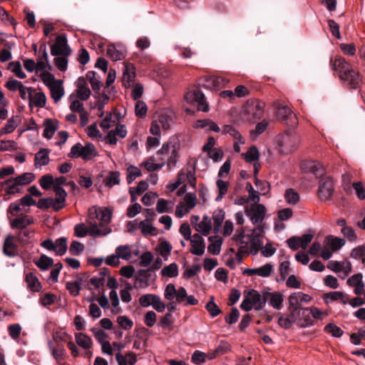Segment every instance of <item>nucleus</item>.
Listing matches in <instances>:
<instances>
[{
  "label": "nucleus",
  "instance_id": "obj_9",
  "mask_svg": "<svg viewBox=\"0 0 365 365\" xmlns=\"http://www.w3.org/2000/svg\"><path fill=\"white\" fill-rule=\"evenodd\" d=\"M301 169L304 173H310L316 177H321L324 173L323 166L318 162L313 160H306L302 163Z\"/></svg>",
  "mask_w": 365,
  "mask_h": 365
},
{
  "label": "nucleus",
  "instance_id": "obj_17",
  "mask_svg": "<svg viewBox=\"0 0 365 365\" xmlns=\"http://www.w3.org/2000/svg\"><path fill=\"white\" fill-rule=\"evenodd\" d=\"M264 296L266 302L268 301L269 305L274 309L279 310L282 308L284 299L282 294L277 292H269L264 291Z\"/></svg>",
  "mask_w": 365,
  "mask_h": 365
},
{
  "label": "nucleus",
  "instance_id": "obj_10",
  "mask_svg": "<svg viewBox=\"0 0 365 365\" xmlns=\"http://www.w3.org/2000/svg\"><path fill=\"white\" fill-rule=\"evenodd\" d=\"M333 192V181L330 178H325L320 180L318 195L322 200L329 199Z\"/></svg>",
  "mask_w": 365,
  "mask_h": 365
},
{
  "label": "nucleus",
  "instance_id": "obj_22",
  "mask_svg": "<svg viewBox=\"0 0 365 365\" xmlns=\"http://www.w3.org/2000/svg\"><path fill=\"white\" fill-rule=\"evenodd\" d=\"M106 54L111 60L117 61L125 58V52L115 45H109L106 49Z\"/></svg>",
  "mask_w": 365,
  "mask_h": 365
},
{
  "label": "nucleus",
  "instance_id": "obj_31",
  "mask_svg": "<svg viewBox=\"0 0 365 365\" xmlns=\"http://www.w3.org/2000/svg\"><path fill=\"white\" fill-rule=\"evenodd\" d=\"M212 228L211 218L207 216H205L202 220L197 224L196 230L202 234L204 236H207Z\"/></svg>",
  "mask_w": 365,
  "mask_h": 365
},
{
  "label": "nucleus",
  "instance_id": "obj_54",
  "mask_svg": "<svg viewBox=\"0 0 365 365\" xmlns=\"http://www.w3.org/2000/svg\"><path fill=\"white\" fill-rule=\"evenodd\" d=\"M156 120L164 130H168L170 126L172 118L168 114L163 113L158 115V118Z\"/></svg>",
  "mask_w": 365,
  "mask_h": 365
},
{
  "label": "nucleus",
  "instance_id": "obj_4",
  "mask_svg": "<svg viewBox=\"0 0 365 365\" xmlns=\"http://www.w3.org/2000/svg\"><path fill=\"white\" fill-rule=\"evenodd\" d=\"M274 106L277 108L276 115L279 121L290 128H295L297 125V118L289 106L279 102H275Z\"/></svg>",
  "mask_w": 365,
  "mask_h": 365
},
{
  "label": "nucleus",
  "instance_id": "obj_50",
  "mask_svg": "<svg viewBox=\"0 0 365 365\" xmlns=\"http://www.w3.org/2000/svg\"><path fill=\"white\" fill-rule=\"evenodd\" d=\"M19 121V116L12 117L8 120L6 125L2 128L4 133H10L14 130Z\"/></svg>",
  "mask_w": 365,
  "mask_h": 365
},
{
  "label": "nucleus",
  "instance_id": "obj_40",
  "mask_svg": "<svg viewBox=\"0 0 365 365\" xmlns=\"http://www.w3.org/2000/svg\"><path fill=\"white\" fill-rule=\"evenodd\" d=\"M212 219L214 221V230L217 232L225 219V212L222 210H217L213 212Z\"/></svg>",
  "mask_w": 365,
  "mask_h": 365
},
{
  "label": "nucleus",
  "instance_id": "obj_14",
  "mask_svg": "<svg viewBox=\"0 0 365 365\" xmlns=\"http://www.w3.org/2000/svg\"><path fill=\"white\" fill-rule=\"evenodd\" d=\"M289 305L290 307L302 308L304 303H308L312 297L302 292H294L289 297Z\"/></svg>",
  "mask_w": 365,
  "mask_h": 365
},
{
  "label": "nucleus",
  "instance_id": "obj_60",
  "mask_svg": "<svg viewBox=\"0 0 365 365\" xmlns=\"http://www.w3.org/2000/svg\"><path fill=\"white\" fill-rule=\"evenodd\" d=\"M53 176L49 174L43 175L39 180L40 186L44 190L49 189L53 184Z\"/></svg>",
  "mask_w": 365,
  "mask_h": 365
},
{
  "label": "nucleus",
  "instance_id": "obj_57",
  "mask_svg": "<svg viewBox=\"0 0 365 365\" xmlns=\"http://www.w3.org/2000/svg\"><path fill=\"white\" fill-rule=\"evenodd\" d=\"M117 322L118 323L119 326L125 330H129L133 326V321L126 316H119L117 318Z\"/></svg>",
  "mask_w": 365,
  "mask_h": 365
},
{
  "label": "nucleus",
  "instance_id": "obj_49",
  "mask_svg": "<svg viewBox=\"0 0 365 365\" xmlns=\"http://www.w3.org/2000/svg\"><path fill=\"white\" fill-rule=\"evenodd\" d=\"M274 269V267L271 264H266L260 267L256 268V275L262 277H268L271 275Z\"/></svg>",
  "mask_w": 365,
  "mask_h": 365
},
{
  "label": "nucleus",
  "instance_id": "obj_42",
  "mask_svg": "<svg viewBox=\"0 0 365 365\" xmlns=\"http://www.w3.org/2000/svg\"><path fill=\"white\" fill-rule=\"evenodd\" d=\"M141 176V171L140 170L134 166V165H129L127 168V182L128 184L132 183L138 177Z\"/></svg>",
  "mask_w": 365,
  "mask_h": 365
},
{
  "label": "nucleus",
  "instance_id": "obj_61",
  "mask_svg": "<svg viewBox=\"0 0 365 365\" xmlns=\"http://www.w3.org/2000/svg\"><path fill=\"white\" fill-rule=\"evenodd\" d=\"M206 357L205 353L196 350L191 356V361L195 364H201L205 362Z\"/></svg>",
  "mask_w": 365,
  "mask_h": 365
},
{
  "label": "nucleus",
  "instance_id": "obj_20",
  "mask_svg": "<svg viewBox=\"0 0 365 365\" xmlns=\"http://www.w3.org/2000/svg\"><path fill=\"white\" fill-rule=\"evenodd\" d=\"M25 282L27 288L33 292H38L41 289V284L38 277L32 272L26 274Z\"/></svg>",
  "mask_w": 365,
  "mask_h": 365
},
{
  "label": "nucleus",
  "instance_id": "obj_55",
  "mask_svg": "<svg viewBox=\"0 0 365 365\" xmlns=\"http://www.w3.org/2000/svg\"><path fill=\"white\" fill-rule=\"evenodd\" d=\"M341 180H342V185L344 189V190L349 193L352 190V175L350 173H344L341 176Z\"/></svg>",
  "mask_w": 365,
  "mask_h": 365
},
{
  "label": "nucleus",
  "instance_id": "obj_33",
  "mask_svg": "<svg viewBox=\"0 0 365 365\" xmlns=\"http://www.w3.org/2000/svg\"><path fill=\"white\" fill-rule=\"evenodd\" d=\"M48 346L53 356L56 361L63 359L66 350L61 344H57L54 346L52 342H49Z\"/></svg>",
  "mask_w": 365,
  "mask_h": 365
},
{
  "label": "nucleus",
  "instance_id": "obj_45",
  "mask_svg": "<svg viewBox=\"0 0 365 365\" xmlns=\"http://www.w3.org/2000/svg\"><path fill=\"white\" fill-rule=\"evenodd\" d=\"M55 245L56 246V253L57 255H63L68 249L67 239L62 237L56 240Z\"/></svg>",
  "mask_w": 365,
  "mask_h": 365
},
{
  "label": "nucleus",
  "instance_id": "obj_34",
  "mask_svg": "<svg viewBox=\"0 0 365 365\" xmlns=\"http://www.w3.org/2000/svg\"><path fill=\"white\" fill-rule=\"evenodd\" d=\"M284 197L286 202L289 205H296L300 198L298 192L292 188L287 189Z\"/></svg>",
  "mask_w": 365,
  "mask_h": 365
},
{
  "label": "nucleus",
  "instance_id": "obj_26",
  "mask_svg": "<svg viewBox=\"0 0 365 365\" xmlns=\"http://www.w3.org/2000/svg\"><path fill=\"white\" fill-rule=\"evenodd\" d=\"M75 339L76 344L84 349H91L93 346L92 339L84 333H76Z\"/></svg>",
  "mask_w": 365,
  "mask_h": 365
},
{
  "label": "nucleus",
  "instance_id": "obj_46",
  "mask_svg": "<svg viewBox=\"0 0 365 365\" xmlns=\"http://www.w3.org/2000/svg\"><path fill=\"white\" fill-rule=\"evenodd\" d=\"M9 68L20 79H24L26 77L24 72L22 71L21 66L19 61L11 62L9 64Z\"/></svg>",
  "mask_w": 365,
  "mask_h": 365
},
{
  "label": "nucleus",
  "instance_id": "obj_28",
  "mask_svg": "<svg viewBox=\"0 0 365 365\" xmlns=\"http://www.w3.org/2000/svg\"><path fill=\"white\" fill-rule=\"evenodd\" d=\"M49 153L48 149H41L35 155V166L41 167L46 165L49 162Z\"/></svg>",
  "mask_w": 365,
  "mask_h": 365
},
{
  "label": "nucleus",
  "instance_id": "obj_53",
  "mask_svg": "<svg viewBox=\"0 0 365 365\" xmlns=\"http://www.w3.org/2000/svg\"><path fill=\"white\" fill-rule=\"evenodd\" d=\"M216 184H217V188L219 190V194L216 197L215 200L217 202H219L222 199L223 196L227 193L228 183L222 180H217Z\"/></svg>",
  "mask_w": 365,
  "mask_h": 365
},
{
  "label": "nucleus",
  "instance_id": "obj_38",
  "mask_svg": "<svg viewBox=\"0 0 365 365\" xmlns=\"http://www.w3.org/2000/svg\"><path fill=\"white\" fill-rule=\"evenodd\" d=\"M135 73L133 65H127L123 72V83L125 86H129L130 83L134 81Z\"/></svg>",
  "mask_w": 365,
  "mask_h": 365
},
{
  "label": "nucleus",
  "instance_id": "obj_36",
  "mask_svg": "<svg viewBox=\"0 0 365 365\" xmlns=\"http://www.w3.org/2000/svg\"><path fill=\"white\" fill-rule=\"evenodd\" d=\"M161 274L167 277H175L178 275V266L173 262L168 266H165L161 269Z\"/></svg>",
  "mask_w": 365,
  "mask_h": 365
},
{
  "label": "nucleus",
  "instance_id": "obj_41",
  "mask_svg": "<svg viewBox=\"0 0 365 365\" xmlns=\"http://www.w3.org/2000/svg\"><path fill=\"white\" fill-rule=\"evenodd\" d=\"M115 253L119 258L128 260L132 256V252L129 245H120L116 247Z\"/></svg>",
  "mask_w": 365,
  "mask_h": 365
},
{
  "label": "nucleus",
  "instance_id": "obj_59",
  "mask_svg": "<svg viewBox=\"0 0 365 365\" xmlns=\"http://www.w3.org/2000/svg\"><path fill=\"white\" fill-rule=\"evenodd\" d=\"M351 257L356 259H359L362 258L363 262H364V257H365V245L358 246L354 248L351 253Z\"/></svg>",
  "mask_w": 365,
  "mask_h": 365
},
{
  "label": "nucleus",
  "instance_id": "obj_12",
  "mask_svg": "<svg viewBox=\"0 0 365 365\" xmlns=\"http://www.w3.org/2000/svg\"><path fill=\"white\" fill-rule=\"evenodd\" d=\"M48 81H51V83L48 85L51 91V98L54 100L55 103H57L64 95L63 88L60 83H57L54 79V77L50 74L46 75Z\"/></svg>",
  "mask_w": 365,
  "mask_h": 365
},
{
  "label": "nucleus",
  "instance_id": "obj_3",
  "mask_svg": "<svg viewBox=\"0 0 365 365\" xmlns=\"http://www.w3.org/2000/svg\"><path fill=\"white\" fill-rule=\"evenodd\" d=\"M265 103L257 99H250L242 106L241 115L244 120L254 123L259 119L264 113Z\"/></svg>",
  "mask_w": 365,
  "mask_h": 365
},
{
  "label": "nucleus",
  "instance_id": "obj_13",
  "mask_svg": "<svg viewBox=\"0 0 365 365\" xmlns=\"http://www.w3.org/2000/svg\"><path fill=\"white\" fill-rule=\"evenodd\" d=\"M244 294L251 299L252 305L257 310L262 309L266 304L264 292H263V297H262V295L255 289L245 291Z\"/></svg>",
  "mask_w": 365,
  "mask_h": 365
},
{
  "label": "nucleus",
  "instance_id": "obj_64",
  "mask_svg": "<svg viewBox=\"0 0 365 365\" xmlns=\"http://www.w3.org/2000/svg\"><path fill=\"white\" fill-rule=\"evenodd\" d=\"M21 331V327L19 324H13L8 327L9 334L13 339H16L19 337Z\"/></svg>",
  "mask_w": 365,
  "mask_h": 365
},
{
  "label": "nucleus",
  "instance_id": "obj_35",
  "mask_svg": "<svg viewBox=\"0 0 365 365\" xmlns=\"http://www.w3.org/2000/svg\"><path fill=\"white\" fill-rule=\"evenodd\" d=\"M120 182V173L118 171L110 172L104 180L105 185L108 187H112L114 185H118Z\"/></svg>",
  "mask_w": 365,
  "mask_h": 365
},
{
  "label": "nucleus",
  "instance_id": "obj_56",
  "mask_svg": "<svg viewBox=\"0 0 365 365\" xmlns=\"http://www.w3.org/2000/svg\"><path fill=\"white\" fill-rule=\"evenodd\" d=\"M214 297H211V301L208 302L205 306L206 309L214 317L217 316L221 310L219 307L213 302Z\"/></svg>",
  "mask_w": 365,
  "mask_h": 365
},
{
  "label": "nucleus",
  "instance_id": "obj_58",
  "mask_svg": "<svg viewBox=\"0 0 365 365\" xmlns=\"http://www.w3.org/2000/svg\"><path fill=\"white\" fill-rule=\"evenodd\" d=\"M91 331L93 334L94 337L99 344L107 341L108 334L104 330L99 328H92L91 329Z\"/></svg>",
  "mask_w": 365,
  "mask_h": 365
},
{
  "label": "nucleus",
  "instance_id": "obj_37",
  "mask_svg": "<svg viewBox=\"0 0 365 365\" xmlns=\"http://www.w3.org/2000/svg\"><path fill=\"white\" fill-rule=\"evenodd\" d=\"M96 74L95 71H88L86 73V79L89 81L93 91L98 93L102 86V83L96 78Z\"/></svg>",
  "mask_w": 365,
  "mask_h": 365
},
{
  "label": "nucleus",
  "instance_id": "obj_63",
  "mask_svg": "<svg viewBox=\"0 0 365 365\" xmlns=\"http://www.w3.org/2000/svg\"><path fill=\"white\" fill-rule=\"evenodd\" d=\"M75 235L78 237H84L89 234V227L87 228L83 223H79L74 227Z\"/></svg>",
  "mask_w": 365,
  "mask_h": 365
},
{
  "label": "nucleus",
  "instance_id": "obj_2",
  "mask_svg": "<svg viewBox=\"0 0 365 365\" xmlns=\"http://www.w3.org/2000/svg\"><path fill=\"white\" fill-rule=\"evenodd\" d=\"M333 69L338 73L341 80L346 82L351 88H357L361 81L359 72L352 68L343 58H336L333 64Z\"/></svg>",
  "mask_w": 365,
  "mask_h": 365
},
{
  "label": "nucleus",
  "instance_id": "obj_7",
  "mask_svg": "<svg viewBox=\"0 0 365 365\" xmlns=\"http://www.w3.org/2000/svg\"><path fill=\"white\" fill-rule=\"evenodd\" d=\"M71 50L67 43L66 35H59L56 38V42L51 48V53L53 56H68Z\"/></svg>",
  "mask_w": 365,
  "mask_h": 365
},
{
  "label": "nucleus",
  "instance_id": "obj_25",
  "mask_svg": "<svg viewBox=\"0 0 365 365\" xmlns=\"http://www.w3.org/2000/svg\"><path fill=\"white\" fill-rule=\"evenodd\" d=\"M139 228L141 232L144 235H150L151 236H155L158 235V230L153 227L150 219H145L139 223Z\"/></svg>",
  "mask_w": 365,
  "mask_h": 365
},
{
  "label": "nucleus",
  "instance_id": "obj_51",
  "mask_svg": "<svg viewBox=\"0 0 365 365\" xmlns=\"http://www.w3.org/2000/svg\"><path fill=\"white\" fill-rule=\"evenodd\" d=\"M51 69V66L48 63V56L46 53V57H44V53H42L41 56L38 58L36 63V70L37 71H45L46 69Z\"/></svg>",
  "mask_w": 365,
  "mask_h": 365
},
{
  "label": "nucleus",
  "instance_id": "obj_15",
  "mask_svg": "<svg viewBox=\"0 0 365 365\" xmlns=\"http://www.w3.org/2000/svg\"><path fill=\"white\" fill-rule=\"evenodd\" d=\"M192 249L190 252L194 255L200 256L204 254L205 250V244L203 238L198 234H195L190 240Z\"/></svg>",
  "mask_w": 365,
  "mask_h": 365
},
{
  "label": "nucleus",
  "instance_id": "obj_16",
  "mask_svg": "<svg viewBox=\"0 0 365 365\" xmlns=\"http://www.w3.org/2000/svg\"><path fill=\"white\" fill-rule=\"evenodd\" d=\"M327 267L335 272H343L346 277L351 271V264L349 261H330Z\"/></svg>",
  "mask_w": 365,
  "mask_h": 365
},
{
  "label": "nucleus",
  "instance_id": "obj_62",
  "mask_svg": "<svg viewBox=\"0 0 365 365\" xmlns=\"http://www.w3.org/2000/svg\"><path fill=\"white\" fill-rule=\"evenodd\" d=\"M66 57L67 56H57L54 58L55 64H56V67L58 68V69L61 71H65L67 70L68 60H67Z\"/></svg>",
  "mask_w": 365,
  "mask_h": 365
},
{
  "label": "nucleus",
  "instance_id": "obj_1",
  "mask_svg": "<svg viewBox=\"0 0 365 365\" xmlns=\"http://www.w3.org/2000/svg\"><path fill=\"white\" fill-rule=\"evenodd\" d=\"M111 212L107 207L93 206L88 210L86 222L89 225V235L91 236L106 235L110 232L106 225L110 222Z\"/></svg>",
  "mask_w": 365,
  "mask_h": 365
},
{
  "label": "nucleus",
  "instance_id": "obj_18",
  "mask_svg": "<svg viewBox=\"0 0 365 365\" xmlns=\"http://www.w3.org/2000/svg\"><path fill=\"white\" fill-rule=\"evenodd\" d=\"M34 223V219L31 216L24 215L11 220V227L12 229H16L18 231L26 229L27 227Z\"/></svg>",
  "mask_w": 365,
  "mask_h": 365
},
{
  "label": "nucleus",
  "instance_id": "obj_19",
  "mask_svg": "<svg viewBox=\"0 0 365 365\" xmlns=\"http://www.w3.org/2000/svg\"><path fill=\"white\" fill-rule=\"evenodd\" d=\"M43 136L47 139H51L55 132L59 128V123L56 119L48 118L43 123Z\"/></svg>",
  "mask_w": 365,
  "mask_h": 365
},
{
  "label": "nucleus",
  "instance_id": "obj_8",
  "mask_svg": "<svg viewBox=\"0 0 365 365\" xmlns=\"http://www.w3.org/2000/svg\"><path fill=\"white\" fill-rule=\"evenodd\" d=\"M235 241L239 245L238 252L236 254V259L238 263H241L242 260V254H250L252 252V246L249 245L248 241L250 236H246L244 232L239 233L234 237Z\"/></svg>",
  "mask_w": 365,
  "mask_h": 365
},
{
  "label": "nucleus",
  "instance_id": "obj_30",
  "mask_svg": "<svg viewBox=\"0 0 365 365\" xmlns=\"http://www.w3.org/2000/svg\"><path fill=\"white\" fill-rule=\"evenodd\" d=\"M33 235L34 232L31 230L26 228L18 231L16 238L21 245H24L30 242Z\"/></svg>",
  "mask_w": 365,
  "mask_h": 365
},
{
  "label": "nucleus",
  "instance_id": "obj_44",
  "mask_svg": "<svg viewBox=\"0 0 365 365\" xmlns=\"http://www.w3.org/2000/svg\"><path fill=\"white\" fill-rule=\"evenodd\" d=\"M222 132L223 134H229L232 136L235 140H239L241 143H244V141L242 140L241 134L238 130H236L235 127L231 125H225L222 127Z\"/></svg>",
  "mask_w": 365,
  "mask_h": 365
},
{
  "label": "nucleus",
  "instance_id": "obj_39",
  "mask_svg": "<svg viewBox=\"0 0 365 365\" xmlns=\"http://www.w3.org/2000/svg\"><path fill=\"white\" fill-rule=\"evenodd\" d=\"M14 178L19 186H21L29 185L32 182L35 180V175L31 173H24Z\"/></svg>",
  "mask_w": 365,
  "mask_h": 365
},
{
  "label": "nucleus",
  "instance_id": "obj_52",
  "mask_svg": "<svg viewBox=\"0 0 365 365\" xmlns=\"http://www.w3.org/2000/svg\"><path fill=\"white\" fill-rule=\"evenodd\" d=\"M173 203L169 202L163 198H160L158 200L156 205V210L158 213H165L169 212V210L171 208Z\"/></svg>",
  "mask_w": 365,
  "mask_h": 365
},
{
  "label": "nucleus",
  "instance_id": "obj_43",
  "mask_svg": "<svg viewBox=\"0 0 365 365\" xmlns=\"http://www.w3.org/2000/svg\"><path fill=\"white\" fill-rule=\"evenodd\" d=\"M243 158L249 163L259 159V151L256 146H252L246 153L242 154Z\"/></svg>",
  "mask_w": 365,
  "mask_h": 365
},
{
  "label": "nucleus",
  "instance_id": "obj_24",
  "mask_svg": "<svg viewBox=\"0 0 365 365\" xmlns=\"http://www.w3.org/2000/svg\"><path fill=\"white\" fill-rule=\"evenodd\" d=\"M46 103V95L41 92H32L31 98L29 100V106H36L38 108H43L45 107Z\"/></svg>",
  "mask_w": 365,
  "mask_h": 365
},
{
  "label": "nucleus",
  "instance_id": "obj_48",
  "mask_svg": "<svg viewBox=\"0 0 365 365\" xmlns=\"http://www.w3.org/2000/svg\"><path fill=\"white\" fill-rule=\"evenodd\" d=\"M324 299L327 300V302H334L336 300H341L343 304H346V301L344 300V294L341 292H330L324 295Z\"/></svg>",
  "mask_w": 365,
  "mask_h": 365
},
{
  "label": "nucleus",
  "instance_id": "obj_47",
  "mask_svg": "<svg viewBox=\"0 0 365 365\" xmlns=\"http://www.w3.org/2000/svg\"><path fill=\"white\" fill-rule=\"evenodd\" d=\"M324 331L330 334L334 337H341L344 331L342 329L333 323L327 324L324 327Z\"/></svg>",
  "mask_w": 365,
  "mask_h": 365
},
{
  "label": "nucleus",
  "instance_id": "obj_27",
  "mask_svg": "<svg viewBox=\"0 0 365 365\" xmlns=\"http://www.w3.org/2000/svg\"><path fill=\"white\" fill-rule=\"evenodd\" d=\"M96 148L93 144L87 143L85 146L81 144V153L78 154L79 158L88 161L91 160L95 155Z\"/></svg>",
  "mask_w": 365,
  "mask_h": 365
},
{
  "label": "nucleus",
  "instance_id": "obj_21",
  "mask_svg": "<svg viewBox=\"0 0 365 365\" xmlns=\"http://www.w3.org/2000/svg\"><path fill=\"white\" fill-rule=\"evenodd\" d=\"M77 96L81 101H86L91 96V91L87 86L85 79L79 78L77 81Z\"/></svg>",
  "mask_w": 365,
  "mask_h": 365
},
{
  "label": "nucleus",
  "instance_id": "obj_29",
  "mask_svg": "<svg viewBox=\"0 0 365 365\" xmlns=\"http://www.w3.org/2000/svg\"><path fill=\"white\" fill-rule=\"evenodd\" d=\"M289 310L290 312V314L288 317L293 323L295 322L300 316L304 318L305 317H309L308 308L290 307L289 306Z\"/></svg>",
  "mask_w": 365,
  "mask_h": 365
},
{
  "label": "nucleus",
  "instance_id": "obj_32",
  "mask_svg": "<svg viewBox=\"0 0 365 365\" xmlns=\"http://www.w3.org/2000/svg\"><path fill=\"white\" fill-rule=\"evenodd\" d=\"M35 264L41 270L45 271L53 264V259L46 255H42Z\"/></svg>",
  "mask_w": 365,
  "mask_h": 365
},
{
  "label": "nucleus",
  "instance_id": "obj_5",
  "mask_svg": "<svg viewBox=\"0 0 365 365\" xmlns=\"http://www.w3.org/2000/svg\"><path fill=\"white\" fill-rule=\"evenodd\" d=\"M245 213L253 225H259L264 220L267 208L262 204L255 203L245 208Z\"/></svg>",
  "mask_w": 365,
  "mask_h": 365
},
{
  "label": "nucleus",
  "instance_id": "obj_6",
  "mask_svg": "<svg viewBox=\"0 0 365 365\" xmlns=\"http://www.w3.org/2000/svg\"><path fill=\"white\" fill-rule=\"evenodd\" d=\"M185 99L189 103L195 104L199 110L207 112L208 105L205 100V96L202 91L198 88H195L188 91L185 95Z\"/></svg>",
  "mask_w": 365,
  "mask_h": 365
},
{
  "label": "nucleus",
  "instance_id": "obj_23",
  "mask_svg": "<svg viewBox=\"0 0 365 365\" xmlns=\"http://www.w3.org/2000/svg\"><path fill=\"white\" fill-rule=\"evenodd\" d=\"M1 186L4 187L6 194L9 195L21 192V188L14 178L4 181Z\"/></svg>",
  "mask_w": 365,
  "mask_h": 365
},
{
  "label": "nucleus",
  "instance_id": "obj_11",
  "mask_svg": "<svg viewBox=\"0 0 365 365\" xmlns=\"http://www.w3.org/2000/svg\"><path fill=\"white\" fill-rule=\"evenodd\" d=\"M16 237L8 235L4 242L3 253L9 257H14L17 255L18 245L15 241Z\"/></svg>",
  "mask_w": 365,
  "mask_h": 365
}]
</instances>
